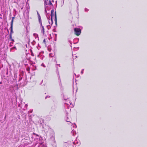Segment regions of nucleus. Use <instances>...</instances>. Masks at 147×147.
I'll use <instances>...</instances> for the list:
<instances>
[{
	"label": "nucleus",
	"mask_w": 147,
	"mask_h": 147,
	"mask_svg": "<svg viewBox=\"0 0 147 147\" xmlns=\"http://www.w3.org/2000/svg\"><path fill=\"white\" fill-rule=\"evenodd\" d=\"M74 34L78 36L80 34L81 30L79 28H76L74 29Z\"/></svg>",
	"instance_id": "obj_1"
},
{
	"label": "nucleus",
	"mask_w": 147,
	"mask_h": 147,
	"mask_svg": "<svg viewBox=\"0 0 147 147\" xmlns=\"http://www.w3.org/2000/svg\"><path fill=\"white\" fill-rule=\"evenodd\" d=\"M54 11L53 9H52L51 11V20L52 21V22H53V17H54L55 16V22L56 23L57 22V16H56V11L55 12V16L54 15Z\"/></svg>",
	"instance_id": "obj_2"
},
{
	"label": "nucleus",
	"mask_w": 147,
	"mask_h": 147,
	"mask_svg": "<svg viewBox=\"0 0 147 147\" xmlns=\"http://www.w3.org/2000/svg\"><path fill=\"white\" fill-rule=\"evenodd\" d=\"M37 15L38 16V19L39 23L40 24V26H41L42 27V31L43 33L44 32V27L43 26H42L41 17H40V15L38 13V12H37Z\"/></svg>",
	"instance_id": "obj_3"
},
{
	"label": "nucleus",
	"mask_w": 147,
	"mask_h": 147,
	"mask_svg": "<svg viewBox=\"0 0 147 147\" xmlns=\"http://www.w3.org/2000/svg\"><path fill=\"white\" fill-rule=\"evenodd\" d=\"M44 5L45 6L46 5H53L51 1L48 0H45L44 1Z\"/></svg>",
	"instance_id": "obj_4"
},
{
	"label": "nucleus",
	"mask_w": 147,
	"mask_h": 147,
	"mask_svg": "<svg viewBox=\"0 0 147 147\" xmlns=\"http://www.w3.org/2000/svg\"><path fill=\"white\" fill-rule=\"evenodd\" d=\"M11 31H10V32L9 34H11L12 35V34L13 33V25H12V24H11V27L10 28Z\"/></svg>",
	"instance_id": "obj_5"
},
{
	"label": "nucleus",
	"mask_w": 147,
	"mask_h": 147,
	"mask_svg": "<svg viewBox=\"0 0 147 147\" xmlns=\"http://www.w3.org/2000/svg\"><path fill=\"white\" fill-rule=\"evenodd\" d=\"M13 49H16V47H14L12 48H11L10 49V51L11 52H12V50Z\"/></svg>",
	"instance_id": "obj_6"
},
{
	"label": "nucleus",
	"mask_w": 147,
	"mask_h": 147,
	"mask_svg": "<svg viewBox=\"0 0 147 147\" xmlns=\"http://www.w3.org/2000/svg\"><path fill=\"white\" fill-rule=\"evenodd\" d=\"M19 76L20 77L18 81H20L22 79V77L20 75H19Z\"/></svg>",
	"instance_id": "obj_7"
},
{
	"label": "nucleus",
	"mask_w": 147,
	"mask_h": 147,
	"mask_svg": "<svg viewBox=\"0 0 147 147\" xmlns=\"http://www.w3.org/2000/svg\"><path fill=\"white\" fill-rule=\"evenodd\" d=\"M14 17H13L12 18V20H11V24H12V25H13V19H14Z\"/></svg>",
	"instance_id": "obj_8"
},
{
	"label": "nucleus",
	"mask_w": 147,
	"mask_h": 147,
	"mask_svg": "<svg viewBox=\"0 0 147 147\" xmlns=\"http://www.w3.org/2000/svg\"><path fill=\"white\" fill-rule=\"evenodd\" d=\"M9 39H12V35L11 34H9Z\"/></svg>",
	"instance_id": "obj_9"
},
{
	"label": "nucleus",
	"mask_w": 147,
	"mask_h": 147,
	"mask_svg": "<svg viewBox=\"0 0 147 147\" xmlns=\"http://www.w3.org/2000/svg\"><path fill=\"white\" fill-rule=\"evenodd\" d=\"M43 42L44 43V44H46V41H45V39H44L43 40Z\"/></svg>",
	"instance_id": "obj_10"
},
{
	"label": "nucleus",
	"mask_w": 147,
	"mask_h": 147,
	"mask_svg": "<svg viewBox=\"0 0 147 147\" xmlns=\"http://www.w3.org/2000/svg\"><path fill=\"white\" fill-rule=\"evenodd\" d=\"M11 44H13V42H10L9 45V46L10 47H11L12 46V45Z\"/></svg>",
	"instance_id": "obj_11"
},
{
	"label": "nucleus",
	"mask_w": 147,
	"mask_h": 147,
	"mask_svg": "<svg viewBox=\"0 0 147 147\" xmlns=\"http://www.w3.org/2000/svg\"><path fill=\"white\" fill-rule=\"evenodd\" d=\"M36 35V33H34L33 34V35L35 37V38H36V37L35 36Z\"/></svg>",
	"instance_id": "obj_12"
},
{
	"label": "nucleus",
	"mask_w": 147,
	"mask_h": 147,
	"mask_svg": "<svg viewBox=\"0 0 147 147\" xmlns=\"http://www.w3.org/2000/svg\"><path fill=\"white\" fill-rule=\"evenodd\" d=\"M11 41H12L13 42H14V40L13 39H11Z\"/></svg>",
	"instance_id": "obj_13"
},
{
	"label": "nucleus",
	"mask_w": 147,
	"mask_h": 147,
	"mask_svg": "<svg viewBox=\"0 0 147 147\" xmlns=\"http://www.w3.org/2000/svg\"><path fill=\"white\" fill-rule=\"evenodd\" d=\"M25 85V84H23V85H22V86H24Z\"/></svg>",
	"instance_id": "obj_14"
},
{
	"label": "nucleus",
	"mask_w": 147,
	"mask_h": 147,
	"mask_svg": "<svg viewBox=\"0 0 147 147\" xmlns=\"http://www.w3.org/2000/svg\"><path fill=\"white\" fill-rule=\"evenodd\" d=\"M31 55L32 56H34L33 54V53H32Z\"/></svg>",
	"instance_id": "obj_15"
},
{
	"label": "nucleus",
	"mask_w": 147,
	"mask_h": 147,
	"mask_svg": "<svg viewBox=\"0 0 147 147\" xmlns=\"http://www.w3.org/2000/svg\"><path fill=\"white\" fill-rule=\"evenodd\" d=\"M2 84V82H0V84Z\"/></svg>",
	"instance_id": "obj_16"
},
{
	"label": "nucleus",
	"mask_w": 147,
	"mask_h": 147,
	"mask_svg": "<svg viewBox=\"0 0 147 147\" xmlns=\"http://www.w3.org/2000/svg\"><path fill=\"white\" fill-rule=\"evenodd\" d=\"M52 2H54V1L53 0H52Z\"/></svg>",
	"instance_id": "obj_17"
}]
</instances>
